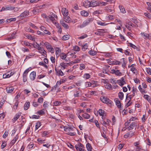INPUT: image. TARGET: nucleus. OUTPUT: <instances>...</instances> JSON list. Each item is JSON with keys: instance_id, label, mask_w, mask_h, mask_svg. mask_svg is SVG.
I'll use <instances>...</instances> for the list:
<instances>
[{"instance_id": "obj_1", "label": "nucleus", "mask_w": 151, "mask_h": 151, "mask_svg": "<svg viewBox=\"0 0 151 151\" xmlns=\"http://www.w3.org/2000/svg\"><path fill=\"white\" fill-rule=\"evenodd\" d=\"M131 119H130L129 121H127L124 124L126 128L129 130L133 129L136 126L137 123L135 122H130V121L133 120Z\"/></svg>"}, {"instance_id": "obj_2", "label": "nucleus", "mask_w": 151, "mask_h": 151, "mask_svg": "<svg viewBox=\"0 0 151 151\" xmlns=\"http://www.w3.org/2000/svg\"><path fill=\"white\" fill-rule=\"evenodd\" d=\"M93 18H88L84 21L83 23L78 26L80 28H82L88 24L90 22H92L93 20Z\"/></svg>"}, {"instance_id": "obj_3", "label": "nucleus", "mask_w": 151, "mask_h": 151, "mask_svg": "<svg viewBox=\"0 0 151 151\" xmlns=\"http://www.w3.org/2000/svg\"><path fill=\"white\" fill-rule=\"evenodd\" d=\"M101 100L104 103L106 104H111L112 101L107 98V97L105 96H102L100 98Z\"/></svg>"}, {"instance_id": "obj_4", "label": "nucleus", "mask_w": 151, "mask_h": 151, "mask_svg": "<svg viewBox=\"0 0 151 151\" xmlns=\"http://www.w3.org/2000/svg\"><path fill=\"white\" fill-rule=\"evenodd\" d=\"M31 69V68H29L26 70L23 73V81L24 82L27 81V74Z\"/></svg>"}, {"instance_id": "obj_5", "label": "nucleus", "mask_w": 151, "mask_h": 151, "mask_svg": "<svg viewBox=\"0 0 151 151\" xmlns=\"http://www.w3.org/2000/svg\"><path fill=\"white\" fill-rule=\"evenodd\" d=\"M15 8V7L14 6L8 5L3 7L1 9V11L12 10L14 9Z\"/></svg>"}, {"instance_id": "obj_6", "label": "nucleus", "mask_w": 151, "mask_h": 151, "mask_svg": "<svg viewBox=\"0 0 151 151\" xmlns=\"http://www.w3.org/2000/svg\"><path fill=\"white\" fill-rule=\"evenodd\" d=\"M44 45L48 50L51 53H54V50L53 48L52 47L51 45L49 43L47 42H46L44 43Z\"/></svg>"}, {"instance_id": "obj_7", "label": "nucleus", "mask_w": 151, "mask_h": 151, "mask_svg": "<svg viewBox=\"0 0 151 151\" xmlns=\"http://www.w3.org/2000/svg\"><path fill=\"white\" fill-rule=\"evenodd\" d=\"M49 19H50L53 23L55 22L56 19H57V17L55 14L52 15H49L48 16Z\"/></svg>"}, {"instance_id": "obj_8", "label": "nucleus", "mask_w": 151, "mask_h": 151, "mask_svg": "<svg viewBox=\"0 0 151 151\" xmlns=\"http://www.w3.org/2000/svg\"><path fill=\"white\" fill-rule=\"evenodd\" d=\"M116 104L117 107L119 108L120 110H122V106H121L120 101L117 98H116L114 99Z\"/></svg>"}, {"instance_id": "obj_9", "label": "nucleus", "mask_w": 151, "mask_h": 151, "mask_svg": "<svg viewBox=\"0 0 151 151\" xmlns=\"http://www.w3.org/2000/svg\"><path fill=\"white\" fill-rule=\"evenodd\" d=\"M134 132L132 131H130L126 134L124 136V138H127L128 137H131L134 135Z\"/></svg>"}, {"instance_id": "obj_10", "label": "nucleus", "mask_w": 151, "mask_h": 151, "mask_svg": "<svg viewBox=\"0 0 151 151\" xmlns=\"http://www.w3.org/2000/svg\"><path fill=\"white\" fill-rule=\"evenodd\" d=\"M98 1L92 0L90 3V7H94L98 5Z\"/></svg>"}, {"instance_id": "obj_11", "label": "nucleus", "mask_w": 151, "mask_h": 151, "mask_svg": "<svg viewBox=\"0 0 151 151\" xmlns=\"http://www.w3.org/2000/svg\"><path fill=\"white\" fill-rule=\"evenodd\" d=\"M117 83L119 84V85L121 86H123L126 83L123 77H122L120 80H118Z\"/></svg>"}, {"instance_id": "obj_12", "label": "nucleus", "mask_w": 151, "mask_h": 151, "mask_svg": "<svg viewBox=\"0 0 151 151\" xmlns=\"http://www.w3.org/2000/svg\"><path fill=\"white\" fill-rule=\"evenodd\" d=\"M56 74L58 76H62L64 75V73L61 69L58 70L56 67L55 68Z\"/></svg>"}, {"instance_id": "obj_13", "label": "nucleus", "mask_w": 151, "mask_h": 151, "mask_svg": "<svg viewBox=\"0 0 151 151\" xmlns=\"http://www.w3.org/2000/svg\"><path fill=\"white\" fill-rule=\"evenodd\" d=\"M61 12L63 16L64 17H66L68 15V10L65 8H63L61 9Z\"/></svg>"}, {"instance_id": "obj_14", "label": "nucleus", "mask_w": 151, "mask_h": 151, "mask_svg": "<svg viewBox=\"0 0 151 151\" xmlns=\"http://www.w3.org/2000/svg\"><path fill=\"white\" fill-rule=\"evenodd\" d=\"M36 76V72L35 71H33L30 74V78L31 80H34L35 79Z\"/></svg>"}, {"instance_id": "obj_15", "label": "nucleus", "mask_w": 151, "mask_h": 151, "mask_svg": "<svg viewBox=\"0 0 151 151\" xmlns=\"http://www.w3.org/2000/svg\"><path fill=\"white\" fill-rule=\"evenodd\" d=\"M29 14V12L28 11H24L20 14L21 17H24L28 16Z\"/></svg>"}, {"instance_id": "obj_16", "label": "nucleus", "mask_w": 151, "mask_h": 151, "mask_svg": "<svg viewBox=\"0 0 151 151\" xmlns=\"http://www.w3.org/2000/svg\"><path fill=\"white\" fill-rule=\"evenodd\" d=\"M21 115L20 113H18L16 114L14 117L12 119V121L13 122H14Z\"/></svg>"}, {"instance_id": "obj_17", "label": "nucleus", "mask_w": 151, "mask_h": 151, "mask_svg": "<svg viewBox=\"0 0 151 151\" xmlns=\"http://www.w3.org/2000/svg\"><path fill=\"white\" fill-rule=\"evenodd\" d=\"M98 113L99 116H104V115H105V111L103 109H99L98 111Z\"/></svg>"}, {"instance_id": "obj_18", "label": "nucleus", "mask_w": 151, "mask_h": 151, "mask_svg": "<svg viewBox=\"0 0 151 151\" xmlns=\"http://www.w3.org/2000/svg\"><path fill=\"white\" fill-rule=\"evenodd\" d=\"M90 2L88 1H85L83 3V6L86 8L90 7Z\"/></svg>"}, {"instance_id": "obj_19", "label": "nucleus", "mask_w": 151, "mask_h": 151, "mask_svg": "<svg viewBox=\"0 0 151 151\" xmlns=\"http://www.w3.org/2000/svg\"><path fill=\"white\" fill-rule=\"evenodd\" d=\"M107 2H103L101 1H98V6H106L108 4Z\"/></svg>"}, {"instance_id": "obj_20", "label": "nucleus", "mask_w": 151, "mask_h": 151, "mask_svg": "<svg viewBox=\"0 0 151 151\" xmlns=\"http://www.w3.org/2000/svg\"><path fill=\"white\" fill-rule=\"evenodd\" d=\"M81 15L84 17H87L88 15V12L85 11H82L81 12Z\"/></svg>"}, {"instance_id": "obj_21", "label": "nucleus", "mask_w": 151, "mask_h": 151, "mask_svg": "<svg viewBox=\"0 0 151 151\" xmlns=\"http://www.w3.org/2000/svg\"><path fill=\"white\" fill-rule=\"evenodd\" d=\"M14 88L13 87H7L6 88V91L8 93H11L14 90Z\"/></svg>"}, {"instance_id": "obj_22", "label": "nucleus", "mask_w": 151, "mask_h": 151, "mask_svg": "<svg viewBox=\"0 0 151 151\" xmlns=\"http://www.w3.org/2000/svg\"><path fill=\"white\" fill-rule=\"evenodd\" d=\"M141 34L144 36V38L145 39H150V34H148L147 33H141Z\"/></svg>"}, {"instance_id": "obj_23", "label": "nucleus", "mask_w": 151, "mask_h": 151, "mask_svg": "<svg viewBox=\"0 0 151 151\" xmlns=\"http://www.w3.org/2000/svg\"><path fill=\"white\" fill-rule=\"evenodd\" d=\"M30 106V103L29 102H27L25 103L24 105V109L27 110L28 109Z\"/></svg>"}, {"instance_id": "obj_24", "label": "nucleus", "mask_w": 151, "mask_h": 151, "mask_svg": "<svg viewBox=\"0 0 151 151\" xmlns=\"http://www.w3.org/2000/svg\"><path fill=\"white\" fill-rule=\"evenodd\" d=\"M82 116L86 119H88L90 117V115L87 114L85 112V113L82 114Z\"/></svg>"}, {"instance_id": "obj_25", "label": "nucleus", "mask_w": 151, "mask_h": 151, "mask_svg": "<svg viewBox=\"0 0 151 151\" xmlns=\"http://www.w3.org/2000/svg\"><path fill=\"white\" fill-rule=\"evenodd\" d=\"M70 35H64L62 38V39L63 40H66L70 38Z\"/></svg>"}, {"instance_id": "obj_26", "label": "nucleus", "mask_w": 151, "mask_h": 151, "mask_svg": "<svg viewBox=\"0 0 151 151\" xmlns=\"http://www.w3.org/2000/svg\"><path fill=\"white\" fill-rule=\"evenodd\" d=\"M88 53L89 54L92 56H94L96 54L97 52L94 50H91L88 51Z\"/></svg>"}, {"instance_id": "obj_27", "label": "nucleus", "mask_w": 151, "mask_h": 151, "mask_svg": "<svg viewBox=\"0 0 151 151\" xmlns=\"http://www.w3.org/2000/svg\"><path fill=\"white\" fill-rule=\"evenodd\" d=\"M24 36L28 39L32 40V41H35V38L34 37H32L31 35H30L25 34Z\"/></svg>"}, {"instance_id": "obj_28", "label": "nucleus", "mask_w": 151, "mask_h": 151, "mask_svg": "<svg viewBox=\"0 0 151 151\" xmlns=\"http://www.w3.org/2000/svg\"><path fill=\"white\" fill-rule=\"evenodd\" d=\"M18 138V136L17 135H16V136L14 137V138L13 139L11 142V144H12V145H14V143L16 142L17 139Z\"/></svg>"}, {"instance_id": "obj_29", "label": "nucleus", "mask_w": 151, "mask_h": 151, "mask_svg": "<svg viewBox=\"0 0 151 151\" xmlns=\"http://www.w3.org/2000/svg\"><path fill=\"white\" fill-rule=\"evenodd\" d=\"M100 30L99 29L98 31L95 32V34L99 36H102L103 35V32L100 31Z\"/></svg>"}, {"instance_id": "obj_30", "label": "nucleus", "mask_w": 151, "mask_h": 151, "mask_svg": "<svg viewBox=\"0 0 151 151\" xmlns=\"http://www.w3.org/2000/svg\"><path fill=\"white\" fill-rule=\"evenodd\" d=\"M86 148L88 151H91L92 147L91 145L88 143L86 145Z\"/></svg>"}, {"instance_id": "obj_31", "label": "nucleus", "mask_w": 151, "mask_h": 151, "mask_svg": "<svg viewBox=\"0 0 151 151\" xmlns=\"http://www.w3.org/2000/svg\"><path fill=\"white\" fill-rule=\"evenodd\" d=\"M60 65L62 68H63V69H65L68 66V63H61L60 64Z\"/></svg>"}, {"instance_id": "obj_32", "label": "nucleus", "mask_w": 151, "mask_h": 151, "mask_svg": "<svg viewBox=\"0 0 151 151\" xmlns=\"http://www.w3.org/2000/svg\"><path fill=\"white\" fill-rule=\"evenodd\" d=\"M9 72H8L7 73H6L3 74V78H9L11 76L9 73Z\"/></svg>"}, {"instance_id": "obj_33", "label": "nucleus", "mask_w": 151, "mask_h": 151, "mask_svg": "<svg viewBox=\"0 0 151 151\" xmlns=\"http://www.w3.org/2000/svg\"><path fill=\"white\" fill-rule=\"evenodd\" d=\"M120 62L118 60H115L114 61H113L112 62V63H109L110 65H111V64H114V65H119L120 64Z\"/></svg>"}, {"instance_id": "obj_34", "label": "nucleus", "mask_w": 151, "mask_h": 151, "mask_svg": "<svg viewBox=\"0 0 151 151\" xmlns=\"http://www.w3.org/2000/svg\"><path fill=\"white\" fill-rule=\"evenodd\" d=\"M85 86L86 87H88L91 86H92V87H94V85H93V86H92V83L88 82H86Z\"/></svg>"}, {"instance_id": "obj_35", "label": "nucleus", "mask_w": 151, "mask_h": 151, "mask_svg": "<svg viewBox=\"0 0 151 151\" xmlns=\"http://www.w3.org/2000/svg\"><path fill=\"white\" fill-rule=\"evenodd\" d=\"M81 92V90L76 91V93H74V96L75 97H78L79 96V93Z\"/></svg>"}, {"instance_id": "obj_36", "label": "nucleus", "mask_w": 151, "mask_h": 151, "mask_svg": "<svg viewBox=\"0 0 151 151\" xmlns=\"http://www.w3.org/2000/svg\"><path fill=\"white\" fill-rule=\"evenodd\" d=\"M119 97L121 100H122L124 98V94L122 92H120L119 93Z\"/></svg>"}, {"instance_id": "obj_37", "label": "nucleus", "mask_w": 151, "mask_h": 151, "mask_svg": "<svg viewBox=\"0 0 151 151\" xmlns=\"http://www.w3.org/2000/svg\"><path fill=\"white\" fill-rule=\"evenodd\" d=\"M119 7L120 10L123 13H126V12L125 9L122 6H119Z\"/></svg>"}, {"instance_id": "obj_38", "label": "nucleus", "mask_w": 151, "mask_h": 151, "mask_svg": "<svg viewBox=\"0 0 151 151\" xmlns=\"http://www.w3.org/2000/svg\"><path fill=\"white\" fill-rule=\"evenodd\" d=\"M16 20V19L15 18H12L10 19H6V22L9 23L12 21H15Z\"/></svg>"}, {"instance_id": "obj_39", "label": "nucleus", "mask_w": 151, "mask_h": 151, "mask_svg": "<svg viewBox=\"0 0 151 151\" xmlns=\"http://www.w3.org/2000/svg\"><path fill=\"white\" fill-rule=\"evenodd\" d=\"M42 17L45 18V20L47 21H48L49 18L48 16H47L45 14H41Z\"/></svg>"}, {"instance_id": "obj_40", "label": "nucleus", "mask_w": 151, "mask_h": 151, "mask_svg": "<svg viewBox=\"0 0 151 151\" xmlns=\"http://www.w3.org/2000/svg\"><path fill=\"white\" fill-rule=\"evenodd\" d=\"M49 103L47 101H45L44 102L43 104V107L45 109L47 108L49 106Z\"/></svg>"}, {"instance_id": "obj_41", "label": "nucleus", "mask_w": 151, "mask_h": 151, "mask_svg": "<svg viewBox=\"0 0 151 151\" xmlns=\"http://www.w3.org/2000/svg\"><path fill=\"white\" fill-rule=\"evenodd\" d=\"M64 21L67 23H69L70 21V18L69 16L63 18Z\"/></svg>"}, {"instance_id": "obj_42", "label": "nucleus", "mask_w": 151, "mask_h": 151, "mask_svg": "<svg viewBox=\"0 0 151 151\" xmlns=\"http://www.w3.org/2000/svg\"><path fill=\"white\" fill-rule=\"evenodd\" d=\"M67 56V55L65 53H62L60 55V58L62 59L65 60V58Z\"/></svg>"}, {"instance_id": "obj_43", "label": "nucleus", "mask_w": 151, "mask_h": 151, "mask_svg": "<svg viewBox=\"0 0 151 151\" xmlns=\"http://www.w3.org/2000/svg\"><path fill=\"white\" fill-rule=\"evenodd\" d=\"M103 54L105 57H108L111 55L112 52H104Z\"/></svg>"}, {"instance_id": "obj_44", "label": "nucleus", "mask_w": 151, "mask_h": 151, "mask_svg": "<svg viewBox=\"0 0 151 151\" xmlns=\"http://www.w3.org/2000/svg\"><path fill=\"white\" fill-rule=\"evenodd\" d=\"M19 104V102L18 100H16V101L15 103V104L13 106V109L14 110H16Z\"/></svg>"}, {"instance_id": "obj_45", "label": "nucleus", "mask_w": 151, "mask_h": 151, "mask_svg": "<svg viewBox=\"0 0 151 151\" xmlns=\"http://www.w3.org/2000/svg\"><path fill=\"white\" fill-rule=\"evenodd\" d=\"M54 105L55 106H58L60 105L61 103L59 101H56L53 102Z\"/></svg>"}, {"instance_id": "obj_46", "label": "nucleus", "mask_w": 151, "mask_h": 151, "mask_svg": "<svg viewBox=\"0 0 151 151\" xmlns=\"http://www.w3.org/2000/svg\"><path fill=\"white\" fill-rule=\"evenodd\" d=\"M44 110V109H43L37 111V113L40 115H42L45 113Z\"/></svg>"}, {"instance_id": "obj_47", "label": "nucleus", "mask_w": 151, "mask_h": 151, "mask_svg": "<svg viewBox=\"0 0 151 151\" xmlns=\"http://www.w3.org/2000/svg\"><path fill=\"white\" fill-rule=\"evenodd\" d=\"M61 50L59 48L56 47L55 48V54L56 55H58L61 52Z\"/></svg>"}, {"instance_id": "obj_48", "label": "nucleus", "mask_w": 151, "mask_h": 151, "mask_svg": "<svg viewBox=\"0 0 151 151\" xmlns=\"http://www.w3.org/2000/svg\"><path fill=\"white\" fill-rule=\"evenodd\" d=\"M138 88L139 91H141V92L142 93H145L146 92H145V91L142 89L140 85H139L138 87Z\"/></svg>"}, {"instance_id": "obj_49", "label": "nucleus", "mask_w": 151, "mask_h": 151, "mask_svg": "<svg viewBox=\"0 0 151 151\" xmlns=\"http://www.w3.org/2000/svg\"><path fill=\"white\" fill-rule=\"evenodd\" d=\"M83 76L86 79H88L89 78L91 77L90 75L88 73L85 74Z\"/></svg>"}, {"instance_id": "obj_50", "label": "nucleus", "mask_w": 151, "mask_h": 151, "mask_svg": "<svg viewBox=\"0 0 151 151\" xmlns=\"http://www.w3.org/2000/svg\"><path fill=\"white\" fill-rule=\"evenodd\" d=\"M88 47V46L87 43H85L84 45H83L82 49L83 50V51H85L86 49H87Z\"/></svg>"}, {"instance_id": "obj_51", "label": "nucleus", "mask_w": 151, "mask_h": 151, "mask_svg": "<svg viewBox=\"0 0 151 151\" xmlns=\"http://www.w3.org/2000/svg\"><path fill=\"white\" fill-rule=\"evenodd\" d=\"M137 89L134 87L132 88V94L133 96H134L135 95V93L137 92Z\"/></svg>"}, {"instance_id": "obj_52", "label": "nucleus", "mask_w": 151, "mask_h": 151, "mask_svg": "<svg viewBox=\"0 0 151 151\" xmlns=\"http://www.w3.org/2000/svg\"><path fill=\"white\" fill-rule=\"evenodd\" d=\"M6 145V142L4 141L1 144V149H4Z\"/></svg>"}, {"instance_id": "obj_53", "label": "nucleus", "mask_w": 151, "mask_h": 151, "mask_svg": "<svg viewBox=\"0 0 151 151\" xmlns=\"http://www.w3.org/2000/svg\"><path fill=\"white\" fill-rule=\"evenodd\" d=\"M146 71L148 74L151 75V68H146Z\"/></svg>"}, {"instance_id": "obj_54", "label": "nucleus", "mask_w": 151, "mask_h": 151, "mask_svg": "<svg viewBox=\"0 0 151 151\" xmlns=\"http://www.w3.org/2000/svg\"><path fill=\"white\" fill-rule=\"evenodd\" d=\"M41 125V124L40 122H37L36 123V124L35 126L36 129V130L37 129H38V128Z\"/></svg>"}, {"instance_id": "obj_55", "label": "nucleus", "mask_w": 151, "mask_h": 151, "mask_svg": "<svg viewBox=\"0 0 151 151\" xmlns=\"http://www.w3.org/2000/svg\"><path fill=\"white\" fill-rule=\"evenodd\" d=\"M37 141L40 143L43 144L45 143V140H42L40 138H38L37 139Z\"/></svg>"}, {"instance_id": "obj_56", "label": "nucleus", "mask_w": 151, "mask_h": 151, "mask_svg": "<svg viewBox=\"0 0 151 151\" xmlns=\"http://www.w3.org/2000/svg\"><path fill=\"white\" fill-rule=\"evenodd\" d=\"M40 118L39 116H37L36 115H33L31 117H30V118L32 119H38Z\"/></svg>"}, {"instance_id": "obj_57", "label": "nucleus", "mask_w": 151, "mask_h": 151, "mask_svg": "<svg viewBox=\"0 0 151 151\" xmlns=\"http://www.w3.org/2000/svg\"><path fill=\"white\" fill-rule=\"evenodd\" d=\"M75 148L76 149L77 151H81V150H82V148L80 147L79 145H75Z\"/></svg>"}, {"instance_id": "obj_58", "label": "nucleus", "mask_w": 151, "mask_h": 151, "mask_svg": "<svg viewBox=\"0 0 151 151\" xmlns=\"http://www.w3.org/2000/svg\"><path fill=\"white\" fill-rule=\"evenodd\" d=\"M129 46L134 49H135L136 48V46L132 44L131 43H129Z\"/></svg>"}, {"instance_id": "obj_59", "label": "nucleus", "mask_w": 151, "mask_h": 151, "mask_svg": "<svg viewBox=\"0 0 151 151\" xmlns=\"http://www.w3.org/2000/svg\"><path fill=\"white\" fill-rule=\"evenodd\" d=\"M80 69L81 70H83L85 68V66L83 64L81 63L80 64Z\"/></svg>"}, {"instance_id": "obj_60", "label": "nucleus", "mask_w": 151, "mask_h": 151, "mask_svg": "<svg viewBox=\"0 0 151 151\" xmlns=\"http://www.w3.org/2000/svg\"><path fill=\"white\" fill-rule=\"evenodd\" d=\"M126 24H127L128 26L133 27V25H134L131 22H127L126 23Z\"/></svg>"}, {"instance_id": "obj_61", "label": "nucleus", "mask_w": 151, "mask_h": 151, "mask_svg": "<svg viewBox=\"0 0 151 151\" xmlns=\"http://www.w3.org/2000/svg\"><path fill=\"white\" fill-rule=\"evenodd\" d=\"M85 112L83 109H78V114H81V113H85Z\"/></svg>"}, {"instance_id": "obj_62", "label": "nucleus", "mask_w": 151, "mask_h": 151, "mask_svg": "<svg viewBox=\"0 0 151 151\" xmlns=\"http://www.w3.org/2000/svg\"><path fill=\"white\" fill-rule=\"evenodd\" d=\"M130 100H129L128 102L127 103V104L125 105V108H127L132 103L131 102H130Z\"/></svg>"}, {"instance_id": "obj_63", "label": "nucleus", "mask_w": 151, "mask_h": 151, "mask_svg": "<svg viewBox=\"0 0 151 151\" xmlns=\"http://www.w3.org/2000/svg\"><path fill=\"white\" fill-rule=\"evenodd\" d=\"M8 132L5 131L4 134L3 135V137L4 138H5L8 135Z\"/></svg>"}, {"instance_id": "obj_64", "label": "nucleus", "mask_w": 151, "mask_h": 151, "mask_svg": "<svg viewBox=\"0 0 151 151\" xmlns=\"http://www.w3.org/2000/svg\"><path fill=\"white\" fill-rule=\"evenodd\" d=\"M110 82L112 84H115L117 82V81H116V80H114L112 79H110Z\"/></svg>"}]
</instances>
